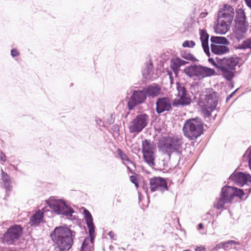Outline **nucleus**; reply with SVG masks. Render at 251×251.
<instances>
[{"mask_svg": "<svg viewBox=\"0 0 251 251\" xmlns=\"http://www.w3.org/2000/svg\"><path fill=\"white\" fill-rule=\"evenodd\" d=\"M67 226L56 227L50 233V236L53 243L56 245V249L58 251L69 250L73 244V238L75 235Z\"/></svg>", "mask_w": 251, "mask_h": 251, "instance_id": "1", "label": "nucleus"}, {"mask_svg": "<svg viewBox=\"0 0 251 251\" xmlns=\"http://www.w3.org/2000/svg\"><path fill=\"white\" fill-rule=\"evenodd\" d=\"M181 145V140L178 137L163 136L158 142V148L162 153L167 154L168 158L170 159L172 153L179 151Z\"/></svg>", "mask_w": 251, "mask_h": 251, "instance_id": "2", "label": "nucleus"}, {"mask_svg": "<svg viewBox=\"0 0 251 251\" xmlns=\"http://www.w3.org/2000/svg\"><path fill=\"white\" fill-rule=\"evenodd\" d=\"M183 131L184 135L190 140H195L203 132V125L199 118L190 119L185 122Z\"/></svg>", "mask_w": 251, "mask_h": 251, "instance_id": "3", "label": "nucleus"}, {"mask_svg": "<svg viewBox=\"0 0 251 251\" xmlns=\"http://www.w3.org/2000/svg\"><path fill=\"white\" fill-rule=\"evenodd\" d=\"M184 72L188 76L194 80H200L209 77L213 75L215 73L214 69L200 65L187 66L184 69Z\"/></svg>", "mask_w": 251, "mask_h": 251, "instance_id": "4", "label": "nucleus"}, {"mask_svg": "<svg viewBox=\"0 0 251 251\" xmlns=\"http://www.w3.org/2000/svg\"><path fill=\"white\" fill-rule=\"evenodd\" d=\"M85 220L89 228V237H86L82 244L81 251H93L95 235V226L93 217L90 212L87 209L83 210Z\"/></svg>", "mask_w": 251, "mask_h": 251, "instance_id": "5", "label": "nucleus"}, {"mask_svg": "<svg viewBox=\"0 0 251 251\" xmlns=\"http://www.w3.org/2000/svg\"><path fill=\"white\" fill-rule=\"evenodd\" d=\"M218 100V98L215 92L206 95L204 99L201 98L199 105L205 117H209L211 116V113L216 108Z\"/></svg>", "mask_w": 251, "mask_h": 251, "instance_id": "6", "label": "nucleus"}, {"mask_svg": "<svg viewBox=\"0 0 251 251\" xmlns=\"http://www.w3.org/2000/svg\"><path fill=\"white\" fill-rule=\"evenodd\" d=\"M142 151L145 162L151 167L153 168L155 165L156 148L153 143L150 140L145 139L142 141Z\"/></svg>", "mask_w": 251, "mask_h": 251, "instance_id": "7", "label": "nucleus"}, {"mask_svg": "<svg viewBox=\"0 0 251 251\" xmlns=\"http://www.w3.org/2000/svg\"><path fill=\"white\" fill-rule=\"evenodd\" d=\"M149 120V116L147 114L137 115L129 123V132L135 134L140 133L148 125Z\"/></svg>", "mask_w": 251, "mask_h": 251, "instance_id": "8", "label": "nucleus"}, {"mask_svg": "<svg viewBox=\"0 0 251 251\" xmlns=\"http://www.w3.org/2000/svg\"><path fill=\"white\" fill-rule=\"evenodd\" d=\"M23 233V228L19 225H14L9 228L3 234L1 241L8 245L17 242Z\"/></svg>", "mask_w": 251, "mask_h": 251, "instance_id": "9", "label": "nucleus"}, {"mask_svg": "<svg viewBox=\"0 0 251 251\" xmlns=\"http://www.w3.org/2000/svg\"><path fill=\"white\" fill-rule=\"evenodd\" d=\"M49 205L56 214L71 217L74 210L69 207L65 202L61 200H52L50 201Z\"/></svg>", "mask_w": 251, "mask_h": 251, "instance_id": "10", "label": "nucleus"}, {"mask_svg": "<svg viewBox=\"0 0 251 251\" xmlns=\"http://www.w3.org/2000/svg\"><path fill=\"white\" fill-rule=\"evenodd\" d=\"M147 100L145 92L141 90H134L132 91L127 102V107L129 110H133L136 106L144 103Z\"/></svg>", "mask_w": 251, "mask_h": 251, "instance_id": "11", "label": "nucleus"}, {"mask_svg": "<svg viewBox=\"0 0 251 251\" xmlns=\"http://www.w3.org/2000/svg\"><path fill=\"white\" fill-rule=\"evenodd\" d=\"M177 98L174 99L172 102V105L174 107L179 106H185L190 104L191 99L187 94L185 88L181 84L177 85Z\"/></svg>", "mask_w": 251, "mask_h": 251, "instance_id": "12", "label": "nucleus"}, {"mask_svg": "<svg viewBox=\"0 0 251 251\" xmlns=\"http://www.w3.org/2000/svg\"><path fill=\"white\" fill-rule=\"evenodd\" d=\"M229 179L240 186L245 184L249 185L251 182V176L242 172H234L229 177Z\"/></svg>", "mask_w": 251, "mask_h": 251, "instance_id": "13", "label": "nucleus"}, {"mask_svg": "<svg viewBox=\"0 0 251 251\" xmlns=\"http://www.w3.org/2000/svg\"><path fill=\"white\" fill-rule=\"evenodd\" d=\"M150 189L152 192L160 191L163 192L168 190L167 183L165 178L154 177L150 180Z\"/></svg>", "mask_w": 251, "mask_h": 251, "instance_id": "14", "label": "nucleus"}, {"mask_svg": "<svg viewBox=\"0 0 251 251\" xmlns=\"http://www.w3.org/2000/svg\"><path fill=\"white\" fill-rule=\"evenodd\" d=\"M172 102L168 97L159 98L156 101V111L161 114L165 111H169L172 109Z\"/></svg>", "mask_w": 251, "mask_h": 251, "instance_id": "15", "label": "nucleus"}, {"mask_svg": "<svg viewBox=\"0 0 251 251\" xmlns=\"http://www.w3.org/2000/svg\"><path fill=\"white\" fill-rule=\"evenodd\" d=\"M231 22L218 17L217 24L214 26V30L219 34H225L230 29Z\"/></svg>", "mask_w": 251, "mask_h": 251, "instance_id": "16", "label": "nucleus"}, {"mask_svg": "<svg viewBox=\"0 0 251 251\" xmlns=\"http://www.w3.org/2000/svg\"><path fill=\"white\" fill-rule=\"evenodd\" d=\"M146 97L154 98L160 94L161 87L157 84H152L143 88Z\"/></svg>", "mask_w": 251, "mask_h": 251, "instance_id": "17", "label": "nucleus"}, {"mask_svg": "<svg viewBox=\"0 0 251 251\" xmlns=\"http://www.w3.org/2000/svg\"><path fill=\"white\" fill-rule=\"evenodd\" d=\"M234 16V11L233 8L229 5L225 4L224 6L223 11L221 14H219L218 17L232 22Z\"/></svg>", "mask_w": 251, "mask_h": 251, "instance_id": "18", "label": "nucleus"}, {"mask_svg": "<svg viewBox=\"0 0 251 251\" xmlns=\"http://www.w3.org/2000/svg\"><path fill=\"white\" fill-rule=\"evenodd\" d=\"M200 40L201 42V45L205 54L210 56L209 48L208 46L209 35L206 30L204 29L200 30Z\"/></svg>", "mask_w": 251, "mask_h": 251, "instance_id": "19", "label": "nucleus"}, {"mask_svg": "<svg viewBox=\"0 0 251 251\" xmlns=\"http://www.w3.org/2000/svg\"><path fill=\"white\" fill-rule=\"evenodd\" d=\"M246 17L245 13L241 8L236 10V15L235 19V25H246L249 26V24L246 21Z\"/></svg>", "mask_w": 251, "mask_h": 251, "instance_id": "20", "label": "nucleus"}, {"mask_svg": "<svg viewBox=\"0 0 251 251\" xmlns=\"http://www.w3.org/2000/svg\"><path fill=\"white\" fill-rule=\"evenodd\" d=\"M248 26L235 25L233 33L238 41L245 37V34L248 30Z\"/></svg>", "mask_w": 251, "mask_h": 251, "instance_id": "21", "label": "nucleus"}, {"mask_svg": "<svg viewBox=\"0 0 251 251\" xmlns=\"http://www.w3.org/2000/svg\"><path fill=\"white\" fill-rule=\"evenodd\" d=\"M211 49L212 53L217 55H223L228 53L229 50L225 45H211Z\"/></svg>", "mask_w": 251, "mask_h": 251, "instance_id": "22", "label": "nucleus"}, {"mask_svg": "<svg viewBox=\"0 0 251 251\" xmlns=\"http://www.w3.org/2000/svg\"><path fill=\"white\" fill-rule=\"evenodd\" d=\"M142 72L143 77L146 79H150L151 78L154 72L152 63L151 60L145 64Z\"/></svg>", "mask_w": 251, "mask_h": 251, "instance_id": "23", "label": "nucleus"}, {"mask_svg": "<svg viewBox=\"0 0 251 251\" xmlns=\"http://www.w3.org/2000/svg\"><path fill=\"white\" fill-rule=\"evenodd\" d=\"M187 63L186 61L178 57H175L171 59L170 66L174 73L177 74L179 71V68L185 65Z\"/></svg>", "mask_w": 251, "mask_h": 251, "instance_id": "24", "label": "nucleus"}, {"mask_svg": "<svg viewBox=\"0 0 251 251\" xmlns=\"http://www.w3.org/2000/svg\"><path fill=\"white\" fill-rule=\"evenodd\" d=\"M221 195L226 199V201L230 202L233 199V187H223Z\"/></svg>", "mask_w": 251, "mask_h": 251, "instance_id": "25", "label": "nucleus"}, {"mask_svg": "<svg viewBox=\"0 0 251 251\" xmlns=\"http://www.w3.org/2000/svg\"><path fill=\"white\" fill-rule=\"evenodd\" d=\"M44 218V212L39 210L33 214L30 218L29 224L31 226H36L41 223Z\"/></svg>", "mask_w": 251, "mask_h": 251, "instance_id": "26", "label": "nucleus"}, {"mask_svg": "<svg viewBox=\"0 0 251 251\" xmlns=\"http://www.w3.org/2000/svg\"><path fill=\"white\" fill-rule=\"evenodd\" d=\"M239 62V59L237 57H231L226 59L224 63V65L222 66L228 68L230 70H235V67L237 66Z\"/></svg>", "mask_w": 251, "mask_h": 251, "instance_id": "27", "label": "nucleus"}, {"mask_svg": "<svg viewBox=\"0 0 251 251\" xmlns=\"http://www.w3.org/2000/svg\"><path fill=\"white\" fill-rule=\"evenodd\" d=\"M2 180L3 186L7 191H11L12 189V186L11 185L10 177L7 174V173L2 171Z\"/></svg>", "mask_w": 251, "mask_h": 251, "instance_id": "28", "label": "nucleus"}, {"mask_svg": "<svg viewBox=\"0 0 251 251\" xmlns=\"http://www.w3.org/2000/svg\"><path fill=\"white\" fill-rule=\"evenodd\" d=\"M219 68L222 72L223 76L228 80H231L234 76V73L232 72L233 70H230L228 68L222 66Z\"/></svg>", "mask_w": 251, "mask_h": 251, "instance_id": "29", "label": "nucleus"}, {"mask_svg": "<svg viewBox=\"0 0 251 251\" xmlns=\"http://www.w3.org/2000/svg\"><path fill=\"white\" fill-rule=\"evenodd\" d=\"M210 40L214 45H227L229 44L228 41L224 37L212 36Z\"/></svg>", "mask_w": 251, "mask_h": 251, "instance_id": "30", "label": "nucleus"}, {"mask_svg": "<svg viewBox=\"0 0 251 251\" xmlns=\"http://www.w3.org/2000/svg\"><path fill=\"white\" fill-rule=\"evenodd\" d=\"M229 202L226 201V199H225L221 195V197L217 199L214 203V207L217 209L223 208L224 205L226 203H229Z\"/></svg>", "mask_w": 251, "mask_h": 251, "instance_id": "31", "label": "nucleus"}, {"mask_svg": "<svg viewBox=\"0 0 251 251\" xmlns=\"http://www.w3.org/2000/svg\"><path fill=\"white\" fill-rule=\"evenodd\" d=\"M117 153L120 156L121 159L123 161V164L126 165L127 163H131V161L129 160L127 156L123 152V151L120 149H118L117 151Z\"/></svg>", "mask_w": 251, "mask_h": 251, "instance_id": "32", "label": "nucleus"}, {"mask_svg": "<svg viewBox=\"0 0 251 251\" xmlns=\"http://www.w3.org/2000/svg\"><path fill=\"white\" fill-rule=\"evenodd\" d=\"M237 49L246 50L247 49H251V38L248 39L243 41L241 44H239L236 47Z\"/></svg>", "mask_w": 251, "mask_h": 251, "instance_id": "33", "label": "nucleus"}, {"mask_svg": "<svg viewBox=\"0 0 251 251\" xmlns=\"http://www.w3.org/2000/svg\"><path fill=\"white\" fill-rule=\"evenodd\" d=\"M181 56L185 59L190 60L193 62H196L198 60L192 54L189 52L181 51Z\"/></svg>", "mask_w": 251, "mask_h": 251, "instance_id": "34", "label": "nucleus"}, {"mask_svg": "<svg viewBox=\"0 0 251 251\" xmlns=\"http://www.w3.org/2000/svg\"><path fill=\"white\" fill-rule=\"evenodd\" d=\"M245 195V193L243 190L233 187V198L237 197L240 199H243Z\"/></svg>", "mask_w": 251, "mask_h": 251, "instance_id": "35", "label": "nucleus"}, {"mask_svg": "<svg viewBox=\"0 0 251 251\" xmlns=\"http://www.w3.org/2000/svg\"><path fill=\"white\" fill-rule=\"evenodd\" d=\"M244 158L248 160L249 167L251 171V147L249 148L245 153Z\"/></svg>", "mask_w": 251, "mask_h": 251, "instance_id": "36", "label": "nucleus"}, {"mask_svg": "<svg viewBox=\"0 0 251 251\" xmlns=\"http://www.w3.org/2000/svg\"><path fill=\"white\" fill-rule=\"evenodd\" d=\"M195 46V43L193 41H185L183 44L182 46L184 48H193Z\"/></svg>", "mask_w": 251, "mask_h": 251, "instance_id": "37", "label": "nucleus"}, {"mask_svg": "<svg viewBox=\"0 0 251 251\" xmlns=\"http://www.w3.org/2000/svg\"><path fill=\"white\" fill-rule=\"evenodd\" d=\"M239 243L238 242H236L235 241L233 240H229L226 242L223 243H222V246L224 249H226L229 248V245H238Z\"/></svg>", "mask_w": 251, "mask_h": 251, "instance_id": "38", "label": "nucleus"}, {"mask_svg": "<svg viewBox=\"0 0 251 251\" xmlns=\"http://www.w3.org/2000/svg\"><path fill=\"white\" fill-rule=\"evenodd\" d=\"M0 159L3 162H5L6 160V156L5 153L2 151L0 152Z\"/></svg>", "mask_w": 251, "mask_h": 251, "instance_id": "39", "label": "nucleus"}, {"mask_svg": "<svg viewBox=\"0 0 251 251\" xmlns=\"http://www.w3.org/2000/svg\"><path fill=\"white\" fill-rule=\"evenodd\" d=\"M11 54L13 57L17 56L19 54L18 51L16 49L12 50L11 51Z\"/></svg>", "mask_w": 251, "mask_h": 251, "instance_id": "40", "label": "nucleus"}, {"mask_svg": "<svg viewBox=\"0 0 251 251\" xmlns=\"http://www.w3.org/2000/svg\"><path fill=\"white\" fill-rule=\"evenodd\" d=\"M130 180L133 183H135L137 181V179L136 176H132L130 177Z\"/></svg>", "mask_w": 251, "mask_h": 251, "instance_id": "41", "label": "nucleus"}, {"mask_svg": "<svg viewBox=\"0 0 251 251\" xmlns=\"http://www.w3.org/2000/svg\"><path fill=\"white\" fill-rule=\"evenodd\" d=\"M208 62L215 67H217V64L215 63L213 58H209L208 59Z\"/></svg>", "mask_w": 251, "mask_h": 251, "instance_id": "42", "label": "nucleus"}, {"mask_svg": "<svg viewBox=\"0 0 251 251\" xmlns=\"http://www.w3.org/2000/svg\"><path fill=\"white\" fill-rule=\"evenodd\" d=\"M108 235L110 236V238L112 239H115V235L114 233L112 231H110L108 233Z\"/></svg>", "mask_w": 251, "mask_h": 251, "instance_id": "43", "label": "nucleus"}, {"mask_svg": "<svg viewBox=\"0 0 251 251\" xmlns=\"http://www.w3.org/2000/svg\"><path fill=\"white\" fill-rule=\"evenodd\" d=\"M96 122L97 124L99 125V126H102V125H101L102 122L100 118H97L96 119Z\"/></svg>", "mask_w": 251, "mask_h": 251, "instance_id": "44", "label": "nucleus"}, {"mask_svg": "<svg viewBox=\"0 0 251 251\" xmlns=\"http://www.w3.org/2000/svg\"><path fill=\"white\" fill-rule=\"evenodd\" d=\"M195 251H205V249L204 247H198L196 249Z\"/></svg>", "mask_w": 251, "mask_h": 251, "instance_id": "45", "label": "nucleus"}, {"mask_svg": "<svg viewBox=\"0 0 251 251\" xmlns=\"http://www.w3.org/2000/svg\"><path fill=\"white\" fill-rule=\"evenodd\" d=\"M247 6L251 9V0H245Z\"/></svg>", "mask_w": 251, "mask_h": 251, "instance_id": "46", "label": "nucleus"}, {"mask_svg": "<svg viewBox=\"0 0 251 251\" xmlns=\"http://www.w3.org/2000/svg\"><path fill=\"white\" fill-rule=\"evenodd\" d=\"M236 91L232 92L231 94H230L228 96H227V97L226 98V100H229L232 96L233 95L235 94Z\"/></svg>", "mask_w": 251, "mask_h": 251, "instance_id": "47", "label": "nucleus"}, {"mask_svg": "<svg viewBox=\"0 0 251 251\" xmlns=\"http://www.w3.org/2000/svg\"><path fill=\"white\" fill-rule=\"evenodd\" d=\"M143 189L144 190L145 193H147V192H148V188H147V186L144 185L143 186Z\"/></svg>", "mask_w": 251, "mask_h": 251, "instance_id": "48", "label": "nucleus"}, {"mask_svg": "<svg viewBox=\"0 0 251 251\" xmlns=\"http://www.w3.org/2000/svg\"><path fill=\"white\" fill-rule=\"evenodd\" d=\"M203 228V224L202 223H200L198 225V229L200 230V229H201Z\"/></svg>", "mask_w": 251, "mask_h": 251, "instance_id": "49", "label": "nucleus"}, {"mask_svg": "<svg viewBox=\"0 0 251 251\" xmlns=\"http://www.w3.org/2000/svg\"><path fill=\"white\" fill-rule=\"evenodd\" d=\"M207 13H201V18H204V17H205L207 15Z\"/></svg>", "mask_w": 251, "mask_h": 251, "instance_id": "50", "label": "nucleus"}, {"mask_svg": "<svg viewBox=\"0 0 251 251\" xmlns=\"http://www.w3.org/2000/svg\"><path fill=\"white\" fill-rule=\"evenodd\" d=\"M135 184V186H136V188H137L138 187V182L137 181L136 182H135V183H134Z\"/></svg>", "mask_w": 251, "mask_h": 251, "instance_id": "51", "label": "nucleus"}, {"mask_svg": "<svg viewBox=\"0 0 251 251\" xmlns=\"http://www.w3.org/2000/svg\"><path fill=\"white\" fill-rule=\"evenodd\" d=\"M237 0H231V1L233 2H235L237 1Z\"/></svg>", "mask_w": 251, "mask_h": 251, "instance_id": "52", "label": "nucleus"}, {"mask_svg": "<svg viewBox=\"0 0 251 251\" xmlns=\"http://www.w3.org/2000/svg\"><path fill=\"white\" fill-rule=\"evenodd\" d=\"M188 251V250H185V251Z\"/></svg>", "mask_w": 251, "mask_h": 251, "instance_id": "53", "label": "nucleus"}]
</instances>
